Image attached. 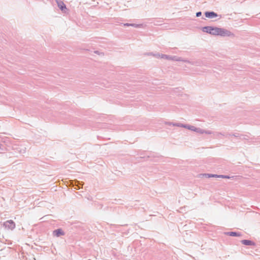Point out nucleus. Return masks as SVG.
I'll use <instances>...</instances> for the list:
<instances>
[{
  "label": "nucleus",
  "mask_w": 260,
  "mask_h": 260,
  "mask_svg": "<svg viewBox=\"0 0 260 260\" xmlns=\"http://www.w3.org/2000/svg\"><path fill=\"white\" fill-rule=\"evenodd\" d=\"M211 30V34L213 35H219L221 36H229L231 35L230 31L222 28L212 27Z\"/></svg>",
  "instance_id": "1"
},
{
  "label": "nucleus",
  "mask_w": 260,
  "mask_h": 260,
  "mask_svg": "<svg viewBox=\"0 0 260 260\" xmlns=\"http://www.w3.org/2000/svg\"><path fill=\"white\" fill-rule=\"evenodd\" d=\"M4 226L5 228L9 230H13L15 228V223L12 220H9L4 223Z\"/></svg>",
  "instance_id": "2"
},
{
  "label": "nucleus",
  "mask_w": 260,
  "mask_h": 260,
  "mask_svg": "<svg viewBox=\"0 0 260 260\" xmlns=\"http://www.w3.org/2000/svg\"><path fill=\"white\" fill-rule=\"evenodd\" d=\"M58 6L62 11H65L67 10L65 4L62 2H58Z\"/></svg>",
  "instance_id": "3"
},
{
  "label": "nucleus",
  "mask_w": 260,
  "mask_h": 260,
  "mask_svg": "<svg viewBox=\"0 0 260 260\" xmlns=\"http://www.w3.org/2000/svg\"><path fill=\"white\" fill-rule=\"evenodd\" d=\"M205 16H206V17H208V18H213V17H215L217 16V15L214 12H206Z\"/></svg>",
  "instance_id": "4"
},
{
  "label": "nucleus",
  "mask_w": 260,
  "mask_h": 260,
  "mask_svg": "<svg viewBox=\"0 0 260 260\" xmlns=\"http://www.w3.org/2000/svg\"><path fill=\"white\" fill-rule=\"evenodd\" d=\"M53 233L57 236L59 237L60 235H63L64 233L61 229H58L54 231Z\"/></svg>",
  "instance_id": "5"
},
{
  "label": "nucleus",
  "mask_w": 260,
  "mask_h": 260,
  "mask_svg": "<svg viewBox=\"0 0 260 260\" xmlns=\"http://www.w3.org/2000/svg\"><path fill=\"white\" fill-rule=\"evenodd\" d=\"M242 243L244 245H254V243L250 240H243L241 241Z\"/></svg>",
  "instance_id": "6"
},
{
  "label": "nucleus",
  "mask_w": 260,
  "mask_h": 260,
  "mask_svg": "<svg viewBox=\"0 0 260 260\" xmlns=\"http://www.w3.org/2000/svg\"><path fill=\"white\" fill-rule=\"evenodd\" d=\"M212 29V27H211V26H207V27H203V30L205 32H206L207 33H209L211 34V29Z\"/></svg>",
  "instance_id": "7"
},
{
  "label": "nucleus",
  "mask_w": 260,
  "mask_h": 260,
  "mask_svg": "<svg viewBox=\"0 0 260 260\" xmlns=\"http://www.w3.org/2000/svg\"><path fill=\"white\" fill-rule=\"evenodd\" d=\"M227 235L231 236H240V234L236 232H229L227 233Z\"/></svg>",
  "instance_id": "8"
},
{
  "label": "nucleus",
  "mask_w": 260,
  "mask_h": 260,
  "mask_svg": "<svg viewBox=\"0 0 260 260\" xmlns=\"http://www.w3.org/2000/svg\"><path fill=\"white\" fill-rule=\"evenodd\" d=\"M184 127H187V128H188V129H189L190 130H192V131H197V128H196L193 126H184Z\"/></svg>",
  "instance_id": "9"
},
{
  "label": "nucleus",
  "mask_w": 260,
  "mask_h": 260,
  "mask_svg": "<svg viewBox=\"0 0 260 260\" xmlns=\"http://www.w3.org/2000/svg\"><path fill=\"white\" fill-rule=\"evenodd\" d=\"M206 176H208V177H218V175H212V174H207L205 175Z\"/></svg>",
  "instance_id": "10"
},
{
  "label": "nucleus",
  "mask_w": 260,
  "mask_h": 260,
  "mask_svg": "<svg viewBox=\"0 0 260 260\" xmlns=\"http://www.w3.org/2000/svg\"><path fill=\"white\" fill-rule=\"evenodd\" d=\"M218 178H230V177L228 176H223V175H219L218 176Z\"/></svg>",
  "instance_id": "11"
},
{
  "label": "nucleus",
  "mask_w": 260,
  "mask_h": 260,
  "mask_svg": "<svg viewBox=\"0 0 260 260\" xmlns=\"http://www.w3.org/2000/svg\"><path fill=\"white\" fill-rule=\"evenodd\" d=\"M201 15V12H198L197 13V16H199Z\"/></svg>",
  "instance_id": "12"
},
{
  "label": "nucleus",
  "mask_w": 260,
  "mask_h": 260,
  "mask_svg": "<svg viewBox=\"0 0 260 260\" xmlns=\"http://www.w3.org/2000/svg\"><path fill=\"white\" fill-rule=\"evenodd\" d=\"M125 25H127L128 26V25H129V24H125Z\"/></svg>",
  "instance_id": "13"
}]
</instances>
